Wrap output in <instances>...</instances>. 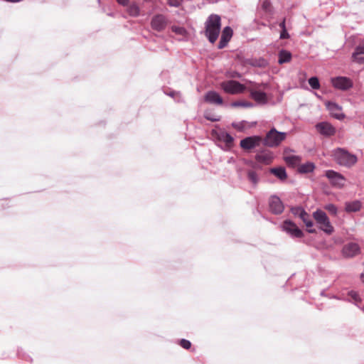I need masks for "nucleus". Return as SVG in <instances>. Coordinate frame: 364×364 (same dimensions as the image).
<instances>
[{
    "mask_svg": "<svg viewBox=\"0 0 364 364\" xmlns=\"http://www.w3.org/2000/svg\"><path fill=\"white\" fill-rule=\"evenodd\" d=\"M127 12L130 16L136 17L139 15L140 9L136 4H132L127 8Z\"/></svg>",
    "mask_w": 364,
    "mask_h": 364,
    "instance_id": "nucleus-25",
    "label": "nucleus"
},
{
    "mask_svg": "<svg viewBox=\"0 0 364 364\" xmlns=\"http://www.w3.org/2000/svg\"><path fill=\"white\" fill-rule=\"evenodd\" d=\"M360 252V247L358 244L350 242L346 245L342 250V253L346 257H353Z\"/></svg>",
    "mask_w": 364,
    "mask_h": 364,
    "instance_id": "nucleus-14",
    "label": "nucleus"
},
{
    "mask_svg": "<svg viewBox=\"0 0 364 364\" xmlns=\"http://www.w3.org/2000/svg\"><path fill=\"white\" fill-rule=\"evenodd\" d=\"M325 105L333 117L339 120L343 119L345 117V115L342 112V107L338 104L328 101Z\"/></svg>",
    "mask_w": 364,
    "mask_h": 364,
    "instance_id": "nucleus-10",
    "label": "nucleus"
},
{
    "mask_svg": "<svg viewBox=\"0 0 364 364\" xmlns=\"http://www.w3.org/2000/svg\"><path fill=\"white\" fill-rule=\"evenodd\" d=\"M280 27L282 28V31L280 33V38L285 39L289 38V33H287L286 28H285V21L284 20L280 23Z\"/></svg>",
    "mask_w": 364,
    "mask_h": 364,
    "instance_id": "nucleus-33",
    "label": "nucleus"
},
{
    "mask_svg": "<svg viewBox=\"0 0 364 364\" xmlns=\"http://www.w3.org/2000/svg\"><path fill=\"white\" fill-rule=\"evenodd\" d=\"M175 95V92H171L168 94V95L171 96V97H173Z\"/></svg>",
    "mask_w": 364,
    "mask_h": 364,
    "instance_id": "nucleus-41",
    "label": "nucleus"
},
{
    "mask_svg": "<svg viewBox=\"0 0 364 364\" xmlns=\"http://www.w3.org/2000/svg\"><path fill=\"white\" fill-rule=\"evenodd\" d=\"M272 156L270 152H261L256 155V159L259 162L269 164L272 161Z\"/></svg>",
    "mask_w": 364,
    "mask_h": 364,
    "instance_id": "nucleus-20",
    "label": "nucleus"
},
{
    "mask_svg": "<svg viewBox=\"0 0 364 364\" xmlns=\"http://www.w3.org/2000/svg\"><path fill=\"white\" fill-rule=\"evenodd\" d=\"M291 59V54L290 52L282 50L279 53V60L278 62L279 64H283L288 63Z\"/></svg>",
    "mask_w": 364,
    "mask_h": 364,
    "instance_id": "nucleus-22",
    "label": "nucleus"
},
{
    "mask_svg": "<svg viewBox=\"0 0 364 364\" xmlns=\"http://www.w3.org/2000/svg\"><path fill=\"white\" fill-rule=\"evenodd\" d=\"M361 208V203L359 200H354L346 203V210L347 212H356Z\"/></svg>",
    "mask_w": 364,
    "mask_h": 364,
    "instance_id": "nucleus-21",
    "label": "nucleus"
},
{
    "mask_svg": "<svg viewBox=\"0 0 364 364\" xmlns=\"http://www.w3.org/2000/svg\"><path fill=\"white\" fill-rule=\"evenodd\" d=\"M361 278L363 279V282H364V273L361 274Z\"/></svg>",
    "mask_w": 364,
    "mask_h": 364,
    "instance_id": "nucleus-42",
    "label": "nucleus"
},
{
    "mask_svg": "<svg viewBox=\"0 0 364 364\" xmlns=\"http://www.w3.org/2000/svg\"><path fill=\"white\" fill-rule=\"evenodd\" d=\"M300 219L302 220V221L306 223L309 220H310L309 215L306 212L305 215L303 217H300Z\"/></svg>",
    "mask_w": 364,
    "mask_h": 364,
    "instance_id": "nucleus-38",
    "label": "nucleus"
},
{
    "mask_svg": "<svg viewBox=\"0 0 364 364\" xmlns=\"http://www.w3.org/2000/svg\"><path fill=\"white\" fill-rule=\"evenodd\" d=\"M205 117H206L208 119H210V120H211V121H213V122H214V121H218V119H216V118H210V117H207V116H206Z\"/></svg>",
    "mask_w": 364,
    "mask_h": 364,
    "instance_id": "nucleus-40",
    "label": "nucleus"
},
{
    "mask_svg": "<svg viewBox=\"0 0 364 364\" xmlns=\"http://www.w3.org/2000/svg\"><path fill=\"white\" fill-rule=\"evenodd\" d=\"M325 209L333 215H336L337 213V208L333 204H328L325 206Z\"/></svg>",
    "mask_w": 364,
    "mask_h": 364,
    "instance_id": "nucleus-34",
    "label": "nucleus"
},
{
    "mask_svg": "<svg viewBox=\"0 0 364 364\" xmlns=\"http://www.w3.org/2000/svg\"><path fill=\"white\" fill-rule=\"evenodd\" d=\"M167 25V21L164 16L158 14L154 16L151 21V26L152 29L161 31L165 29Z\"/></svg>",
    "mask_w": 364,
    "mask_h": 364,
    "instance_id": "nucleus-11",
    "label": "nucleus"
},
{
    "mask_svg": "<svg viewBox=\"0 0 364 364\" xmlns=\"http://www.w3.org/2000/svg\"><path fill=\"white\" fill-rule=\"evenodd\" d=\"M232 36V30L229 27H225L222 31L221 38L218 44V48H225Z\"/></svg>",
    "mask_w": 364,
    "mask_h": 364,
    "instance_id": "nucleus-17",
    "label": "nucleus"
},
{
    "mask_svg": "<svg viewBox=\"0 0 364 364\" xmlns=\"http://www.w3.org/2000/svg\"><path fill=\"white\" fill-rule=\"evenodd\" d=\"M352 58L353 61L358 63H364V46H357L353 53Z\"/></svg>",
    "mask_w": 364,
    "mask_h": 364,
    "instance_id": "nucleus-18",
    "label": "nucleus"
},
{
    "mask_svg": "<svg viewBox=\"0 0 364 364\" xmlns=\"http://www.w3.org/2000/svg\"><path fill=\"white\" fill-rule=\"evenodd\" d=\"M309 85L314 90H318L320 88V83L318 77H311L308 80Z\"/></svg>",
    "mask_w": 364,
    "mask_h": 364,
    "instance_id": "nucleus-28",
    "label": "nucleus"
},
{
    "mask_svg": "<svg viewBox=\"0 0 364 364\" xmlns=\"http://www.w3.org/2000/svg\"><path fill=\"white\" fill-rule=\"evenodd\" d=\"M182 0H168V3L171 6H179L181 4Z\"/></svg>",
    "mask_w": 364,
    "mask_h": 364,
    "instance_id": "nucleus-37",
    "label": "nucleus"
},
{
    "mask_svg": "<svg viewBox=\"0 0 364 364\" xmlns=\"http://www.w3.org/2000/svg\"><path fill=\"white\" fill-rule=\"evenodd\" d=\"M313 216L321 230L328 235L333 232L334 228L325 212L317 210L313 213Z\"/></svg>",
    "mask_w": 364,
    "mask_h": 364,
    "instance_id": "nucleus-3",
    "label": "nucleus"
},
{
    "mask_svg": "<svg viewBox=\"0 0 364 364\" xmlns=\"http://www.w3.org/2000/svg\"><path fill=\"white\" fill-rule=\"evenodd\" d=\"M306 225V226L309 228L307 230V231L309 232V233H314L316 232V230L315 229H311V228L313 227L314 225V223L312 222V220L310 219L306 223H304Z\"/></svg>",
    "mask_w": 364,
    "mask_h": 364,
    "instance_id": "nucleus-35",
    "label": "nucleus"
},
{
    "mask_svg": "<svg viewBox=\"0 0 364 364\" xmlns=\"http://www.w3.org/2000/svg\"><path fill=\"white\" fill-rule=\"evenodd\" d=\"M314 168H315V166H314V164L309 162V163H306L304 164H301L299 167V171L300 173H310L314 171Z\"/></svg>",
    "mask_w": 364,
    "mask_h": 364,
    "instance_id": "nucleus-24",
    "label": "nucleus"
},
{
    "mask_svg": "<svg viewBox=\"0 0 364 364\" xmlns=\"http://www.w3.org/2000/svg\"><path fill=\"white\" fill-rule=\"evenodd\" d=\"M285 161L287 164H291V165H296L299 163V158L296 156H294V155H291V156H287L285 157Z\"/></svg>",
    "mask_w": 364,
    "mask_h": 364,
    "instance_id": "nucleus-30",
    "label": "nucleus"
},
{
    "mask_svg": "<svg viewBox=\"0 0 364 364\" xmlns=\"http://www.w3.org/2000/svg\"><path fill=\"white\" fill-rule=\"evenodd\" d=\"M333 86L341 90H347L353 85V81L347 77H336L331 79Z\"/></svg>",
    "mask_w": 364,
    "mask_h": 364,
    "instance_id": "nucleus-7",
    "label": "nucleus"
},
{
    "mask_svg": "<svg viewBox=\"0 0 364 364\" xmlns=\"http://www.w3.org/2000/svg\"><path fill=\"white\" fill-rule=\"evenodd\" d=\"M231 106L232 107H252V104L249 102L237 101V102H232Z\"/></svg>",
    "mask_w": 364,
    "mask_h": 364,
    "instance_id": "nucleus-31",
    "label": "nucleus"
},
{
    "mask_svg": "<svg viewBox=\"0 0 364 364\" xmlns=\"http://www.w3.org/2000/svg\"><path fill=\"white\" fill-rule=\"evenodd\" d=\"M171 30L176 34L181 36H186L187 34V31L183 27L173 26Z\"/></svg>",
    "mask_w": 364,
    "mask_h": 364,
    "instance_id": "nucleus-27",
    "label": "nucleus"
},
{
    "mask_svg": "<svg viewBox=\"0 0 364 364\" xmlns=\"http://www.w3.org/2000/svg\"><path fill=\"white\" fill-rule=\"evenodd\" d=\"M221 88L228 94L241 93L245 90V86L235 80H228L221 82Z\"/></svg>",
    "mask_w": 364,
    "mask_h": 364,
    "instance_id": "nucleus-6",
    "label": "nucleus"
},
{
    "mask_svg": "<svg viewBox=\"0 0 364 364\" xmlns=\"http://www.w3.org/2000/svg\"><path fill=\"white\" fill-rule=\"evenodd\" d=\"M262 139L259 136H254L247 137L240 141V146L244 149H251L259 144Z\"/></svg>",
    "mask_w": 364,
    "mask_h": 364,
    "instance_id": "nucleus-13",
    "label": "nucleus"
},
{
    "mask_svg": "<svg viewBox=\"0 0 364 364\" xmlns=\"http://www.w3.org/2000/svg\"><path fill=\"white\" fill-rule=\"evenodd\" d=\"M217 139L224 142L226 147H230L233 143V138L225 132H220L217 134Z\"/></svg>",
    "mask_w": 364,
    "mask_h": 364,
    "instance_id": "nucleus-19",
    "label": "nucleus"
},
{
    "mask_svg": "<svg viewBox=\"0 0 364 364\" xmlns=\"http://www.w3.org/2000/svg\"><path fill=\"white\" fill-rule=\"evenodd\" d=\"M316 131L325 136H331L336 134V128L329 122H322L316 125Z\"/></svg>",
    "mask_w": 364,
    "mask_h": 364,
    "instance_id": "nucleus-9",
    "label": "nucleus"
},
{
    "mask_svg": "<svg viewBox=\"0 0 364 364\" xmlns=\"http://www.w3.org/2000/svg\"><path fill=\"white\" fill-rule=\"evenodd\" d=\"M180 345L185 349H188L190 348L191 346V343L188 340H186V339H182L180 341Z\"/></svg>",
    "mask_w": 364,
    "mask_h": 364,
    "instance_id": "nucleus-36",
    "label": "nucleus"
},
{
    "mask_svg": "<svg viewBox=\"0 0 364 364\" xmlns=\"http://www.w3.org/2000/svg\"><path fill=\"white\" fill-rule=\"evenodd\" d=\"M247 178L249 181L253 184L256 185L259 181V176L254 171H249L247 173Z\"/></svg>",
    "mask_w": 364,
    "mask_h": 364,
    "instance_id": "nucleus-26",
    "label": "nucleus"
},
{
    "mask_svg": "<svg viewBox=\"0 0 364 364\" xmlns=\"http://www.w3.org/2000/svg\"><path fill=\"white\" fill-rule=\"evenodd\" d=\"M333 160L340 166L347 168L355 165L358 161L357 156L343 148H337L331 151Z\"/></svg>",
    "mask_w": 364,
    "mask_h": 364,
    "instance_id": "nucleus-1",
    "label": "nucleus"
},
{
    "mask_svg": "<svg viewBox=\"0 0 364 364\" xmlns=\"http://www.w3.org/2000/svg\"><path fill=\"white\" fill-rule=\"evenodd\" d=\"M260 86H262L264 89H266L267 87V84H262L252 88L250 90V95L255 101L264 104L267 102V96L264 92L257 90Z\"/></svg>",
    "mask_w": 364,
    "mask_h": 364,
    "instance_id": "nucleus-12",
    "label": "nucleus"
},
{
    "mask_svg": "<svg viewBox=\"0 0 364 364\" xmlns=\"http://www.w3.org/2000/svg\"><path fill=\"white\" fill-rule=\"evenodd\" d=\"M286 136V132H278L272 128L267 132L264 139V144L269 147L277 146L285 139Z\"/></svg>",
    "mask_w": 364,
    "mask_h": 364,
    "instance_id": "nucleus-4",
    "label": "nucleus"
},
{
    "mask_svg": "<svg viewBox=\"0 0 364 364\" xmlns=\"http://www.w3.org/2000/svg\"><path fill=\"white\" fill-rule=\"evenodd\" d=\"M269 208L274 214H280L284 210V205L279 198L272 196L269 199Z\"/></svg>",
    "mask_w": 364,
    "mask_h": 364,
    "instance_id": "nucleus-15",
    "label": "nucleus"
},
{
    "mask_svg": "<svg viewBox=\"0 0 364 364\" xmlns=\"http://www.w3.org/2000/svg\"><path fill=\"white\" fill-rule=\"evenodd\" d=\"M220 17L215 14L210 15L205 22V36L213 43L220 31Z\"/></svg>",
    "mask_w": 364,
    "mask_h": 364,
    "instance_id": "nucleus-2",
    "label": "nucleus"
},
{
    "mask_svg": "<svg viewBox=\"0 0 364 364\" xmlns=\"http://www.w3.org/2000/svg\"><path fill=\"white\" fill-rule=\"evenodd\" d=\"M204 99L205 102L213 105H220L223 102V98L215 91L208 92L205 94Z\"/></svg>",
    "mask_w": 364,
    "mask_h": 364,
    "instance_id": "nucleus-16",
    "label": "nucleus"
},
{
    "mask_svg": "<svg viewBox=\"0 0 364 364\" xmlns=\"http://www.w3.org/2000/svg\"><path fill=\"white\" fill-rule=\"evenodd\" d=\"M291 213L300 218V217H303L305 215L306 211L301 207H295L291 208Z\"/></svg>",
    "mask_w": 364,
    "mask_h": 364,
    "instance_id": "nucleus-29",
    "label": "nucleus"
},
{
    "mask_svg": "<svg viewBox=\"0 0 364 364\" xmlns=\"http://www.w3.org/2000/svg\"><path fill=\"white\" fill-rule=\"evenodd\" d=\"M270 171L280 180H284L287 178V173L283 167L272 168Z\"/></svg>",
    "mask_w": 364,
    "mask_h": 364,
    "instance_id": "nucleus-23",
    "label": "nucleus"
},
{
    "mask_svg": "<svg viewBox=\"0 0 364 364\" xmlns=\"http://www.w3.org/2000/svg\"><path fill=\"white\" fill-rule=\"evenodd\" d=\"M282 229L290 237L294 238H301L304 236L303 232L297 227L294 223L289 220L284 221L282 225Z\"/></svg>",
    "mask_w": 364,
    "mask_h": 364,
    "instance_id": "nucleus-5",
    "label": "nucleus"
},
{
    "mask_svg": "<svg viewBox=\"0 0 364 364\" xmlns=\"http://www.w3.org/2000/svg\"><path fill=\"white\" fill-rule=\"evenodd\" d=\"M118 3L122 4V5H126L129 0H117Z\"/></svg>",
    "mask_w": 364,
    "mask_h": 364,
    "instance_id": "nucleus-39",
    "label": "nucleus"
},
{
    "mask_svg": "<svg viewBox=\"0 0 364 364\" xmlns=\"http://www.w3.org/2000/svg\"><path fill=\"white\" fill-rule=\"evenodd\" d=\"M348 296L351 297L355 304L361 302V299L359 294L355 291H350L348 292Z\"/></svg>",
    "mask_w": 364,
    "mask_h": 364,
    "instance_id": "nucleus-32",
    "label": "nucleus"
},
{
    "mask_svg": "<svg viewBox=\"0 0 364 364\" xmlns=\"http://www.w3.org/2000/svg\"><path fill=\"white\" fill-rule=\"evenodd\" d=\"M325 175L328 178L332 186L338 188L344 186L346 179L341 173L333 170H328L326 171Z\"/></svg>",
    "mask_w": 364,
    "mask_h": 364,
    "instance_id": "nucleus-8",
    "label": "nucleus"
}]
</instances>
